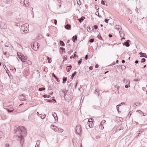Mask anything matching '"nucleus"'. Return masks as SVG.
Instances as JSON below:
<instances>
[{
  "label": "nucleus",
  "mask_w": 147,
  "mask_h": 147,
  "mask_svg": "<svg viewBox=\"0 0 147 147\" xmlns=\"http://www.w3.org/2000/svg\"><path fill=\"white\" fill-rule=\"evenodd\" d=\"M45 89V88H40L39 89V90L40 91L42 90H44Z\"/></svg>",
  "instance_id": "34"
},
{
  "label": "nucleus",
  "mask_w": 147,
  "mask_h": 147,
  "mask_svg": "<svg viewBox=\"0 0 147 147\" xmlns=\"http://www.w3.org/2000/svg\"><path fill=\"white\" fill-rule=\"evenodd\" d=\"M60 45L62 46H64L65 45V44L64 42L61 41H60Z\"/></svg>",
  "instance_id": "26"
},
{
  "label": "nucleus",
  "mask_w": 147,
  "mask_h": 147,
  "mask_svg": "<svg viewBox=\"0 0 147 147\" xmlns=\"http://www.w3.org/2000/svg\"><path fill=\"white\" fill-rule=\"evenodd\" d=\"M101 4H102V5H105V3H104V1L103 0L101 1Z\"/></svg>",
  "instance_id": "46"
},
{
  "label": "nucleus",
  "mask_w": 147,
  "mask_h": 147,
  "mask_svg": "<svg viewBox=\"0 0 147 147\" xmlns=\"http://www.w3.org/2000/svg\"><path fill=\"white\" fill-rule=\"evenodd\" d=\"M119 33L120 34V37L122 38V39H125V38L123 37L125 35L124 32L121 31H119Z\"/></svg>",
  "instance_id": "7"
},
{
  "label": "nucleus",
  "mask_w": 147,
  "mask_h": 147,
  "mask_svg": "<svg viewBox=\"0 0 147 147\" xmlns=\"http://www.w3.org/2000/svg\"><path fill=\"white\" fill-rule=\"evenodd\" d=\"M18 57L21 60L22 62H26V61L27 60V57L26 56H24L22 55L20 56L18 54Z\"/></svg>",
  "instance_id": "4"
},
{
  "label": "nucleus",
  "mask_w": 147,
  "mask_h": 147,
  "mask_svg": "<svg viewBox=\"0 0 147 147\" xmlns=\"http://www.w3.org/2000/svg\"><path fill=\"white\" fill-rule=\"evenodd\" d=\"M60 49L62 50L63 51H64L65 50V49L63 47H60Z\"/></svg>",
  "instance_id": "49"
},
{
  "label": "nucleus",
  "mask_w": 147,
  "mask_h": 147,
  "mask_svg": "<svg viewBox=\"0 0 147 147\" xmlns=\"http://www.w3.org/2000/svg\"><path fill=\"white\" fill-rule=\"evenodd\" d=\"M52 127H53V129L56 132L59 133H61L63 131V130L61 128H60L58 127H57V126H55L53 125H52Z\"/></svg>",
  "instance_id": "3"
},
{
  "label": "nucleus",
  "mask_w": 147,
  "mask_h": 147,
  "mask_svg": "<svg viewBox=\"0 0 147 147\" xmlns=\"http://www.w3.org/2000/svg\"><path fill=\"white\" fill-rule=\"evenodd\" d=\"M50 96L49 95H43V97L44 98L45 97H49Z\"/></svg>",
  "instance_id": "39"
},
{
  "label": "nucleus",
  "mask_w": 147,
  "mask_h": 147,
  "mask_svg": "<svg viewBox=\"0 0 147 147\" xmlns=\"http://www.w3.org/2000/svg\"><path fill=\"white\" fill-rule=\"evenodd\" d=\"M26 63L29 64V65H30L32 64V62H31L29 61V60H27L26 61V62H25Z\"/></svg>",
  "instance_id": "25"
},
{
  "label": "nucleus",
  "mask_w": 147,
  "mask_h": 147,
  "mask_svg": "<svg viewBox=\"0 0 147 147\" xmlns=\"http://www.w3.org/2000/svg\"><path fill=\"white\" fill-rule=\"evenodd\" d=\"M134 80L136 82H137V81H138V80L137 79H134Z\"/></svg>",
  "instance_id": "62"
},
{
  "label": "nucleus",
  "mask_w": 147,
  "mask_h": 147,
  "mask_svg": "<svg viewBox=\"0 0 147 147\" xmlns=\"http://www.w3.org/2000/svg\"><path fill=\"white\" fill-rule=\"evenodd\" d=\"M125 87L126 88H128L129 87H130V86H128V85L127 84V85H125Z\"/></svg>",
  "instance_id": "53"
},
{
  "label": "nucleus",
  "mask_w": 147,
  "mask_h": 147,
  "mask_svg": "<svg viewBox=\"0 0 147 147\" xmlns=\"http://www.w3.org/2000/svg\"><path fill=\"white\" fill-rule=\"evenodd\" d=\"M52 115L54 118H55V117H57L56 114L55 112L53 113H52Z\"/></svg>",
  "instance_id": "28"
},
{
  "label": "nucleus",
  "mask_w": 147,
  "mask_h": 147,
  "mask_svg": "<svg viewBox=\"0 0 147 147\" xmlns=\"http://www.w3.org/2000/svg\"><path fill=\"white\" fill-rule=\"evenodd\" d=\"M85 58L86 60H87L88 59V55H86L85 56Z\"/></svg>",
  "instance_id": "54"
},
{
  "label": "nucleus",
  "mask_w": 147,
  "mask_h": 147,
  "mask_svg": "<svg viewBox=\"0 0 147 147\" xmlns=\"http://www.w3.org/2000/svg\"><path fill=\"white\" fill-rule=\"evenodd\" d=\"M99 13L97 11L96 13V15L98 16L99 17H101V16H99Z\"/></svg>",
  "instance_id": "44"
},
{
  "label": "nucleus",
  "mask_w": 147,
  "mask_h": 147,
  "mask_svg": "<svg viewBox=\"0 0 147 147\" xmlns=\"http://www.w3.org/2000/svg\"><path fill=\"white\" fill-rule=\"evenodd\" d=\"M29 25L28 24H25L22 25L21 26V32L22 34L26 33L28 32Z\"/></svg>",
  "instance_id": "2"
},
{
  "label": "nucleus",
  "mask_w": 147,
  "mask_h": 147,
  "mask_svg": "<svg viewBox=\"0 0 147 147\" xmlns=\"http://www.w3.org/2000/svg\"><path fill=\"white\" fill-rule=\"evenodd\" d=\"M61 95L63 97H65V94L63 91H62L60 92Z\"/></svg>",
  "instance_id": "13"
},
{
  "label": "nucleus",
  "mask_w": 147,
  "mask_h": 147,
  "mask_svg": "<svg viewBox=\"0 0 147 147\" xmlns=\"http://www.w3.org/2000/svg\"><path fill=\"white\" fill-rule=\"evenodd\" d=\"M95 8L97 9H99V8H98V7L96 5L95 6Z\"/></svg>",
  "instance_id": "56"
},
{
  "label": "nucleus",
  "mask_w": 147,
  "mask_h": 147,
  "mask_svg": "<svg viewBox=\"0 0 147 147\" xmlns=\"http://www.w3.org/2000/svg\"><path fill=\"white\" fill-rule=\"evenodd\" d=\"M122 63H124L125 62V61L124 60H122Z\"/></svg>",
  "instance_id": "58"
},
{
  "label": "nucleus",
  "mask_w": 147,
  "mask_h": 147,
  "mask_svg": "<svg viewBox=\"0 0 147 147\" xmlns=\"http://www.w3.org/2000/svg\"><path fill=\"white\" fill-rule=\"evenodd\" d=\"M129 40H127V41L125 43V45L127 47H129Z\"/></svg>",
  "instance_id": "16"
},
{
  "label": "nucleus",
  "mask_w": 147,
  "mask_h": 147,
  "mask_svg": "<svg viewBox=\"0 0 147 147\" xmlns=\"http://www.w3.org/2000/svg\"><path fill=\"white\" fill-rule=\"evenodd\" d=\"M40 140H37L35 147H39V146L40 145Z\"/></svg>",
  "instance_id": "15"
},
{
  "label": "nucleus",
  "mask_w": 147,
  "mask_h": 147,
  "mask_svg": "<svg viewBox=\"0 0 147 147\" xmlns=\"http://www.w3.org/2000/svg\"><path fill=\"white\" fill-rule=\"evenodd\" d=\"M14 110V109L13 108H11L10 109H8V111L9 112H11Z\"/></svg>",
  "instance_id": "29"
},
{
  "label": "nucleus",
  "mask_w": 147,
  "mask_h": 147,
  "mask_svg": "<svg viewBox=\"0 0 147 147\" xmlns=\"http://www.w3.org/2000/svg\"><path fill=\"white\" fill-rule=\"evenodd\" d=\"M95 94H96L98 96H99V91L98 90L96 89V90L95 92Z\"/></svg>",
  "instance_id": "27"
},
{
  "label": "nucleus",
  "mask_w": 147,
  "mask_h": 147,
  "mask_svg": "<svg viewBox=\"0 0 147 147\" xmlns=\"http://www.w3.org/2000/svg\"><path fill=\"white\" fill-rule=\"evenodd\" d=\"M98 64H96L95 66V67L96 68H98Z\"/></svg>",
  "instance_id": "59"
},
{
  "label": "nucleus",
  "mask_w": 147,
  "mask_h": 147,
  "mask_svg": "<svg viewBox=\"0 0 147 147\" xmlns=\"http://www.w3.org/2000/svg\"><path fill=\"white\" fill-rule=\"evenodd\" d=\"M2 133L1 131H0V139L2 138Z\"/></svg>",
  "instance_id": "37"
},
{
  "label": "nucleus",
  "mask_w": 147,
  "mask_h": 147,
  "mask_svg": "<svg viewBox=\"0 0 147 147\" xmlns=\"http://www.w3.org/2000/svg\"><path fill=\"white\" fill-rule=\"evenodd\" d=\"M45 115V116L44 117H42L39 116V117L42 119H44L45 118L46 115Z\"/></svg>",
  "instance_id": "43"
},
{
  "label": "nucleus",
  "mask_w": 147,
  "mask_h": 147,
  "mask_svg": "<svg viewBox=\"0 0 147 147\" xmlns=\"http://www.w3.org/2000/svg\"><path fill=\"white\" fill-rule=\"evenodd\" d=\"M15 133L17 135V138L20 141L21 144H22L24 142V137L26 135V129L23 126H20L14 129Z\"/></svg>",
  "instance_id": "1"
},
{
  "label": "nucleus",
  "mask_w": 147,
  "mask_h": 147,
  "mask_svg": "<svg viewBox=\"0 0 147 147\" xmlns=\"http://www.w3.org/2000/svg\"><path fill=\"white\" fill-rule=\"evenodd\" d=\"M94 121V119L92 118H90L88 119V122H92Z\"/></svg>",
  "instance_id": "33"
},
{
  "label": "nucleus",
  "mask_w": 147,
  "mask_h": 147,
  "mask_svg": "<svg viewBox=\"0 0 147 147\" xmlns=\"http://www.w3.org/2000/svg\"><path fill=\"white\" fill-rule=\"evenodd\" d=\"M7 3H10L12 2V0H4Z\"/></svg>",
  "instance_id": "20"
},
{
  "label": "nucleus",
  "mask_w": 147,
  "mask_h": 147,
  "mask_svg": "<svg viewBox=\"0 0 147 147\" xmlns=\"http://www.w3.org/2000/svg\"><path fill=\"white\" fill-rule=\"evenodd\" d=\"M123 119L119 117H117V120H119V121H121V120H122Z\"/></svg>",
  "instance_id": "36"
},
{
  "label": "nucleus",
  "mask_w": 147,
  "mask_h": 147,
  "mask_svg": "<svg viewBox=\"0 0 147 147\" xmlns=\"http://www.w3.org/2000/svg\"><path fill=\"white\" fill-rule=\"evenodd\" d=\"M32 48L34 51H36L38 50L39 46V44L37 42H34V44L32 45Z\"/></svg>",
  "instance_id": "5"
},
{
  "label": "nucleus",
  "mask_w": 147,
  "mask_h": 147,
  "mask_svg": "<svg viewBox=\"0 0 147 147\" xmlns=\"http://www.w3.org/2000/svg\"><path fill=\"white\" fill-rule=\"evenodd\" d=\"M63 84H64L65 83V82L67 81V78H63Z\"/></svg>",
  "instance_id": "22"
},
{
  "label": "nucleus",
  "mask_w": 147,
  "mask_h": 147,
  "mask_svg": "<svg viewBox=\"0 0 147 147\" xmlns=\"http://www.w3.org/2000/svg\"><path fill=\"white\" fill-rule=\"evenodd\" d=\"M120 106V105H118L117 106V107H116V108L117 109V111H118V112H119V107Z\"/></svg>",
  "instance_id": "41"
},
{
  "label": "nucleus",
  "mask_w": 147,
  "mask_h": 147,
  "mask_svg": "<svg viewBox=\"0 0 147 147\" xmlns=\"http://www.w3.org/2000/svg\"><path fill=\"white\" fill-rule=\"evenodd\" d=\"M125 68V67L124 65H122L121 66V68L123 69H124Z\"/></svg>",
  "instance_id": "48"
},
{
  "label": "nucleus",
  "mask_w": 147,
  "mask_h": 147,
  "mask_svg": "<svg viewBox=\"0 0 147 147\" xmlns=\"http://www.w3.org/2000/svg\"><path fill=\"white\" fill-rule=\"evenodd\" d=\"M123 128L122 127H121V128H120L119 129L118 128V129L116 131V132H118V131H120L121 130H123Z\"/></svg>",
  "instance_id": "31"
},
{
  "label": "nucleus",
  "mask_w": 147,
  "mask_h": 147,
  "mask_svg": "<svg viewBox=\"0 0 147 147\" xmlns=\"http://www.w3.org/2000/svg\"><path fill=\"white\" fill-rule=\"evenodd\" d=\"M92 69H93V68H92V66H90L89 67V69L90 70H92Z\"/></svg>",
  "instance_id": "55"
},
{
  "label": "nucleus",
  "mask_w": 147,
  "mask_h": 147,
  "mask_svg": "<svg viewBox=\"0 0 147 147\" xmlns=\"http://www.w3.org/2000/svg\"><path fill=\"white\" fill-rule=\"evenodd\" d=\"M71 27V26L69 24H67L65 26V28L67 29H70Z\"/></svg>",
  "instance_id": "19"
},
{
  "label": "nucleus",
  "mask_w": 147,
  "mask_h": 147,
  "mask_svg": "<svg viewBox=\"0 0 147 147\" xmlns=\"http://www.w3.org/2000/svg\"><path fill=\"white\" fill-rule=\"evenodd\" d=\"M109 20V19H105V21L106 23H107L108 22Z\"/></svg>",
  "instance_id": "45"
},
{
  "label": "nucleus",
  "mask_w": 147,
  "mask_h": 147,
  "mask_svg": "<svg viewBox=\"0 0 147 147\" xmlns=\"http://www.w3.org/2000/svg\"><path fill=\"white\" fill-rule=\"evenodd\" d=\"M47 58H48V61L49 63H51V58H49L48 57Z\"/></svg>",
  "instance_id": "35"
},
{
  "label": "nucleus",
  "mask_w": 147,
  "mask_h": 147,
  "mask_svg": "<svg viewBox=\"0 0 147 147\" xmlns=\"http://www.w3.org/2000/svg\"><path fill=\"white\" fill-rule=\"evenodd\" d=\"M71 68V65H69L67 66L66 67V69L67 70V71L68 72H69Z\"/></svg>",
  "instance_id": "14"
},
{
  "label": "nucleus",
  "mask_w": 147,
  "mask_h": 147,
  "mask_svg": "<svg viewBox=\"0 0 147 147\" xmlns=\"http://www.w3.org/2000/svg\"><path fill=\"white\" fill-rule=\"evenodd\" d=\"M24 4L25 5V6L26 7H28L30 5L29 0H25V1H24Z\"/></svg>",
  "instance_id": "8"
},
{
  "label": "nucleus",
  "mask_w": 147,
  "mask_h": 147,
  "mask_svg": "<svg viewBox=\"0 0 147 147\" xmlns=\"http://www.w3.org/2000/svg\"><path fill=\"white\" fill-rule=\"evenodd\" d=\"M76 54H74V57H73V58H74V59L75 58H76Z\"/></svg>",
  "instance_id": "63"
},
{
  "label": "nucleus",
  "mask_w": 147,
  "mask_h": 147,
  "mask_svg": "<svg viewBox=\"0 0 147 147\" xmlns=\"http://www.w3.org/2000/svg\"><path fill=\"white\" fill-rule=\"evenodd\" d=\"M123 82L125 83V84H127V85L129 84L130 83V82L128 80H126L125 79H124L123 80Z\"/></svg>",
  "instance_id": "11"
},
{
  "label": "nucleus",
  "mask_w": 147,
  "mask_h": 147,
  "mask_svg": "<svg viewBox=\"0 0 147 147\" xmlns=\"http://www.w3.org/2000/svg\"><path fill=\"white\" fill-rule=\"evenodd\" d=\"M94 27L95 29H97L98 28V26H97L95 25L94 26Z\"/></svg>",
  "instance_id": "47"
},
{
  "label": "nucleus",
  "mask_w": 147,
  "mask_h": 147,
  "mask_svg": "<svg viewBox=\"0 0 147 147\" xmlns=\"http://www.w3.org/2000/svg\"><path fill=\"white\" fill-rule=\"evenodd\" d=\"M85 19V18L84 17L82 16L81 18L78 19V20L80 23H81Z\"/></svg>",
  "instance_id": "12"
},
{
  "label": "nucleus",
  "mask_w": 147,
  "mask_h": 147,
  "mask_svg": "<svg viewBox=\"0 0 147 147\" xmlns=\"http://www.w3.org/2000/svg\"><path fill=\"white\" fill-rule=\"evenodd\" d=\"M142 104V103L140 102H137L136 103H135L134 106V108H136V106H139L140 105H141Z\"/></svg>",
  "instance_id": "10"
},
{
  "label": "nucleus",
  "mask_w": 147,
  "mask_h": 147,
  "mask_svg": "<svg viewBox=\"0 0 147 147\" xmlns=\"http://www.w3.org/2000/svg\"><path fill=\"white\" fill-rule=\"evenodd\" d=\"M76 71H75L73 74L71 76V78L73 79L74 76L76 75Z\"/></svg>",
  "instance_id": "23"
},
{
  "label": "nucleus",
  "mask_w": 147,
  "mask_h": 147,
  "mask_svg": "<svg viewBox=\"0 0 147 147\" xmlns=\"http://www.w3.org/2000/svg\"><path fill=\"white\" fill-rule=\"evenodd\" d=\"M53 1H55L57 2L58 3H57V4L59 6H60L61 5V1L60 0H53Z\"/></svg>",
  "instance_id": "17"
},
{
  "label": "nucleus",
  "mask_w": 147,
  "mask_h": 147,
  "mask_svg": "<svg viewBox=\"0 0 147 147\" xmlns=\"http://www.w3.org/2000/svg\"><path fill=\"white\" fill-rule=\"evenodd\" d=\"M57 20H54V23H55V25H56L57 24Z\"/></svg>",
  "instance_id": "51"
},
{
  "label": "nucleus",
  "mask_w": 147,
  "mask_h": 147,
  "mask_svg": "<svg viewBox=\"0 0 147 147\" xmlns=\"http://www.w3.org/2000/svg\"><path fill=\"white\" fill-rule=\"evenodd\" d=\"M76 133L78 134H80L82 132V129L81 126L80 125H78L76 126Z\"/></svg>",
  "instance_id": "6"
},
{
  "label": "nucleus",
  "mask_w": 147,
  "mask_h": 147,
  "mask_svg": "<svg viewBox=\"0 0 147 147\" xmlns=\"http://www.w3.org/2000/svg\"><path fill=\"white\" fill-rule=\"evenodd\" d=\"M82 59H80L78 62V65L80 64L81 63L82 61Z\"/></svg>",
  "instance_id": "32"
},
{
  "label": "nucleus",
  "mask_w": 147,
  "mask_h": 147,
  "mask_svg": "<svg viewBox=\"0 0 147 147\" xmlns=\"http://www.w3.org/2000/svg\"><path fill=\"white\" fill-rule=\"evenodd\" d=\"M94 39L92 38L89 40V42H93L94 41Z\"/></svg>",
  "instance_id": "42"
},
{
  "label": "nucleus",
  "mask_w": 147,
  "mask_h": 147,
  "mask_svg": "<svg viewBox=\"0 0 147 147\" xmlns=\"http://www.w3.org/2000/svg\"><path fill=\"white\" fill-rule=\"evenodd\" d=\"M73 41L75 42V41L77 39V36H74L73 37Z\"/></svg>",
  "instance_id": "18"
},
{
  "label": "nucleus",
  "mask_w": 147,
  "mask_h": 147,
  "mask_svg": "<svg viewBox=\"0 0 147 147\" xmlns=\"http://www.w3.org/2000/svg\"><path fill=\"white\" fill-rule=\"evenodd\" d=\"M91 29V28H90V27H88L87 28V30L88 31L90 30Z\"/></svg>",
  "instance_id": "50"
},
{
  "label": "nucleus",
  "mask_w": 147,
  "mask_h": 147,
  "mask_svg": "<svg viewBox=\"0 0 147 147\" xmlns=\"http://www.w3.org/2000/svg\"><path fill=\"white\" fill-rule=\"evenodd\" d=\"M53 76L57 80V82H59V81H58V78H57L56 76L55 75V74L54 73H53Z\"/></svg>",
  "instance_id": "30"
},
{
  "label": "nucleus",
  "mask_w": 147,
  "mask_h": 147,
  "mask_svg": "<svg viewBox=\"0 0 147 147\" xmlns=\"http://www.w3.org/2000/svg\"><path fill=\"white\" fill-rule=\"evenodd\" d=\"M139 54H140V55H142V54H143V53H142V52H140V53H139Z\"/></svg>",
  "instance_id": "64"
},
{
  "label": "nucleus",
  "mask_w": 147,
  "mask_h": 147,
  "mask_svg": "<svg viewBox=\"0 0 147 147\" xmlns=\"http://www.w3.org/2000/svg\"><path fill=\"white\" fill-rule=\"evenodd\" d=\"M88 124L90 128H91L92 127V123L90 122H88Z\"/></svg>",
  "instance_id": "21"
},
{
  "label": "nucleus",
  "mask_w": 147,
  "mask_h": 147,
  "mask_svg": "<svg viewBox=\"0 0 147 147\" xmlns=\"http://www.w3.org/2000/svg\"><path fill=\"white\" fill-rule=\"evenodd\" d=\"M25 0H20V3L21 4H24Z\"/></svg>",
  "instance_id": "40"
},
{
  "label": "nucleus",
  "mask_w": 147,
  "mask_h": 147,
  "mask_svg": "<svg viewBox=\"0 0 147 147\" xmlns=\"http://www.w3.org/2000/svg\"><path fill=\"white\" fill-rule=\"evenodd\" d=\"M115 64V62H113L111 64H110V66L114 65Z\"/></svg>",
  "instance_id": "52"
},
{
  "label": "nucleus",
  "mask_w": 147,
  "mask_h": 147,
  "mask_svg": "<svg viewBox=\"0 0 147 147\" xmlns=\"http://www.w3.org/2000/svg\"><path fill=\"white\" fill-rule=\"evenodd\" d=\"M19 99L23 101L25 100L24 96L22 94L19 96Z\"/></svg>",
  "instance_id": "9"
},
{
  "label": "nucleus",
  "mask_w": 147,
  "mask_h": 147,
  "mask_svg": "<svg viewBox=\"0 0 147 147\" xmlns=\"http://www.w3.org/2000/svg\"><path fill=\"white\" fill-rule=\"evenodd\" d=\"M109 36L110 37H112L113 35L112 34H109Z\"/></svg>",
  "instance_id": "57"
},
{
  "label": "nucleus",
  "mask_w": 147,
  "mask_h": 147,
  "mask_svg": "<svg viewBox=\"0 0 147 147\" xmlns=\"http://www.w3.org/2000/svg\"><path fill=\"white\" fill-rule=\"evenodd\" d=\"M138 60H136L135 61V63H136V64H137L138 63Z\"/></svg>",
  "instance_id": "60"
},
{
  "label": "nucleus",
  "mask_w": 147,
  "mask_h": 147,
  "mask_svg": "<svg viewBox=\"0 0 147 147\" xmlns=\"http://www.w3.org/2000/svg\"><path fill=\"white\" fill-rule=\"evenodd\" d=\"M125 104V103L124 102H121L120 104H119V105H121L122 104Z\"/></svg>",
  "instance_id": "61"
},
{
  "label": "nucleus",
  "mask_w": 147,
  "mask_h": 147,
  "mask_svg": "<svg viewBox=\"0 0 147 147\" xmlns=\"http://www.w3.org/2000/svg\"><path fill=\"white\" fill-rule=\"evenodd\" d=\"M145 60H146V59H145L143 58L141 59V63H143L145 61Z\"/></svg>",
  "instance_id": "38"
},
{
  "label": "nucleus",
  "mask_w": 147,
  "mask_h": 147,
  "mask_svg": "<svg viewBox=\"0 0 147 147\" xmlns=\"http://www.w3.org/2000/svg\"><path fill=\"white\" fill-rule=\"evenodd\" d=\"M141 57H144L146 58H147V55L146 53H143V55H141L140 56Z\"/></svg>",
  "instance_id": "24"
}]
</instances>
